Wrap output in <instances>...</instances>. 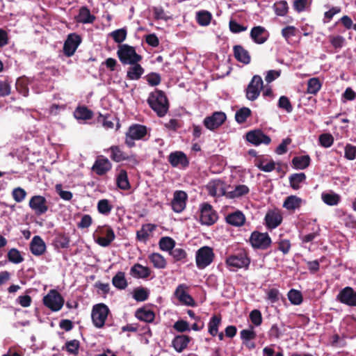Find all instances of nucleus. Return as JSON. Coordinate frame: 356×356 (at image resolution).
<instances>
[{"mask_svg":"<svg viewBox=\"0 0 356 356\" xmlns=\"http://www.w3.org/2000/svg\"><path fill=\"white\" fill-rule=\"evenodd\" d=\"M147 103L159 117H163L168 111V100L161 90H155L152 92L148 97Z\"/></svg>","mask_w":356,"mask_h":356,"instance_id":"obj_1","label":"nucleus"},{"mask_svg":"<svg viewBox=\"0 0 356 356\" xmlns=\"http://www.w3.org/2000/svg\"><path fill=\"white\" fill-rule=\"evenodd\" d=\"M117 56L123 65L134 64L143 60V56L136 52V48L127 44L118 45Z\"/></svg>","mask_w":356,"mask_h":356,"instance_id":"obj_2","label":"nucleus"},{"mask_svg":"<svg viewBox=\"0 0 356 356\" xmlns=\"http://www.w3.org/2000/svg\"><path fill=\"white\" fill-rule=\"evenodd\" d=\"M110 313L108 307L104 303L94 305L91 310V319L94 327L97 329L104 328Z\"/></svg>","mask_w":356,"mask_h":356,"instance_id":"obj_3","label":"nucleus"},{"mask_svg":"<svg viewBox=\"0 0 356 356\" xmlns=\"http://www.w3.org/2000/svg\"><path fill=\"white\" fill-rule=\"evenodd\" d=\"M147 135V129L145 125L134 124L131 125L125 134L124 143L129 147H134L135 140H145Z\"/></svg>","mask_w":356,"mask_h":356,"instance_id":"obj_4","label":"nucleus"},{"mask_svg":"<svg viewBox=\"0 0 356 356\" xmlns=\"http://www.w3.org/2000/svg\"><path fill=\"white\" fill-rule=\"evenodd\" d=\"M225 263L230 270L234 271L238 268H248L250 259L245 250H240L227 257Z\"/></svg>","mask_w":356,"mask_h":356,"instance_id":"obj_5","label":"nucleus"},{"mask_svg":"<svg viewBox=\"0 0 356 356\" xmlns=\"http://www.w3.org/2000/svg\"><path fill=\"white\" fill-rule=\"evenodd\" d=\"M93 237L95 243L102 247L108 246L115 239V235L113 229L107 225H99L95 229Z\"/></svg>","mask_w":356,"mask_h":356,"instance_id":"obj_6","label":"nucleus"},{"mask_svg":"<svg viewBox=\"0 0 356 356\" xmlns=\"http://www.w3.org/2000/svg\"><path fill=\"white\" fill-rule=\"evenodd\" d=\"M247 242L254 250H265L269 248L272 244L270 236L267 232L253 231Z\"/></svg>","mask_w":356,"mask_h":356,"instance_id":"obj_7","label":"nucleus"},{"mask_svg":"<svg viewBox=\"0 0 356 356\" xmlns=\"http://www.w3.org/2000/svg\"><path fill=\"white\" fill-rule=\"evenodd\" d=\"M42 302L47 308L55 312L60 311L63 308L65 300L58 291L51 289L43 297Z\"/></svg>","mask_w":356,"mask_h":356,"instance_id":"obj_8","label":"nucleus"},{"mask_svg":"<svg viewBox=\"0 0 356 356\" xmlns=\"http://www.w3.org/2000/svg\"><path fill=\"white\" fill-rule=\"evenodd\" d=\"M214 257L215 254L211 248L209 246L200 248L195 254V262L197 268L204 269L213 262Z\"/></svg>","mask_w":356,"mask_h":356,"instance_id":"obj_9","label":"nucleus"},{"mask_svg":"<svg viewBox=\"0 0 356 356\" xmlns=\"http://www.w3.org/2000/svg\"><path fill=\"white\" fill-rule=\"evenodd\" d=\"M264 88V83L261 77L254 75L245 89V97L250 101L256 100Z\"/></svg>","mask_w":356,"mask_h":356,"instance_id":"obj_10","label":"nucleus"},{"mask_svg":"<svg viewBox=\"0 0 356 356\" xmlns=\"http://www.w3.org/2000/svg\"><path fill=\"white\" fill-rule=\"evenodd\" d=\"M227 120L226 114L222 111L213 112L203 120L204 127L210 131H214L222 126Z\"/></svg>","mask_w":356,"mask_h":356,"instance_id":"obj_11","label":"nucleus"},{"mask_svg":"<svg viewBox=\"0 0 356 356\" xmlns=\"http://www.w3.org/2000/svg\"><path fill=\"white\" fill-rule=\"evenodd\" d=\"M190 287L186 284H181L176 288L174 295L181 305L195 307L196 302L193 297L188 293Z\"/></svg>","mask_w":356,"mask_h":356,"instance_id":"obj_12","label":"nucleus"},{"mask_svg":"<svg viewBox=\"0 0 356 356\" xmlns=\"http://www.w3.org/2000/svg\"><path fill=\"white\" fill-rule=\"evenodd\" d=\"M283 220L281 210L274 209L268 210L264 217V225L267 229L272 230L279 227Z\"/></svg>","mask_w":356,"mask_h":356,"instance_id":"obj_13","label":"nucleus"},{"mask_svg":"<svg viewBox=\"0 0 356 356\" xmlns=\"http://www.w3.org/2000/svg\"><path fill=\"white\" fill-rule=\"evenodd\" d=\"M218 220V214L209 203L200 206V221L202 225H211Z\"/></svg>","mask_w":356,"mask_h":356,"instance_id":"obj_14","label":"nucleus"},{"mask_svg":"<svg viewBox=\"0 0 356 356\" xmlns=\"http://www.w3.org/2000/svg\"><path fill=\"white\" fill-rule=\"evenodd\" d=\"M336 300L341 304L356 307V291L351 286H346L340 290Z\"/></svg>","mask_w":356,"mask_h":356,"instance_id":"obj_15","label":"nucleus"},{"mask_svg":"<svg viewBox=\"0 0 356 356\" xmlns=\"http://www.w3.org/2000/svg\"><path fill=\"white\" fill-rule=\"evenodd\" d=\"M81 42V38L79 35L73 33L67 35L63 45V53L67 56H73Z\"/></svg>","mask_w":356,"mask_h":356,"instance_id":"obj_16","label":"nucleus"},{"mask_svg":"<svg viewBox=\"0 0 356 356\" xmlns=\"http://www.w3.org/2000/svg\"><path fill=\"white\" fill-rule=\"evenodd\" d=\"M29 206L38 216L45 213L49 209L46 198L39 195L31 197Z\"/></svg>","mask_w":356,"mask_h":356,"instance_id":"obj_17","label":"nucleus"},{"mask_svg":"<svg viewBox=\"0 0 356 356\" xmlns=\"http://www.w3.org/2000/svg\"><path fill=\"white\" fill-rule=\"evenodd\" d=\"M168 161L174 168H186L189 165L188 158L181 151L171 152L168 156Z\"/></svg>","mask_w":356,"mask_h":356,"instance_id":"obj_18","label":"nucleus"},{"mask_svg":"<svg viewBox=\"0 0 356 356\" xmlns=\"http://www.w3.org/2000/svg\"><path fill=\"white\" fill-rule=\"evenodd\" d=\"M112 168V163L109 159L102 155L98 156L92 167V170L97 175H106Z\"/></svg>","mask_w":356,"mask_h":356,"instance_id":"obj_19","label":"nucleus"},{"mask_svg":"<svg viewBox=\"0 0 356 356\" xmlns=\"http://www.w3.org/2000/svg\"><path fill=\"white\" fill-rule=\"evenodd\" d=\"M246 140L255 146L261 144L268 145L271 141L270 138L259 129L248 132L246 134Z\"/></svg>","mask_w":356,"mask_h":356,"instance_id":"obj_20","label":"nucleus"},{"mask_svg":"<svg viewBox=\"0 0 356 356\" xmlns=\"http://www.w3.org/2000/svg\"><path fill=\"white\" fill-rule=\"evenodd\" d=\"M188 195L183 191H176L173 194V198L171 201L172 209L176 213L183 211L186 206Z\"/></svg>","mask_w":356,"mask_h":356,"instance_id":"obj_21","label":"nucleus"},{"mask_svg":"<svg viewBox=\"0 0 356 356\" xmlns=\"http://www.w3.org/2000/svg\"><path fill=\"white\" fill-rule=\"evenodd\" d=\"M250 37L254 43L262 44L268 40L270 33L265 27L256 26L252 28Z\"/></svg>","mask_w":356,"mask_h":356,"instance_id":"obj_22","label":"nucleus"},{"mask_svg":"<svg viewBox=\"0 0 356 356\" xmlns=\"http://www.w3.org/2000/svg\"><path fill=\"white\" fill-rule=\"evenodd\" d=\"M209 194L213 197H221L226 194V183L220 179L209 181L207 185Z\"/></svg>","mask_w":356,"mask_h":356,"instance_id":"obj_23","label":"nucleus"},{"mask_svg":"<svg viewBox=\"0 0 356 356\" xmlns=\"http://www.w3.org/2000/svg\"><path fill=\"white\" fill-rule=\"evenodd\" d=\"M156 227L155 224H143L141 228L136 232V240L145 244L147 243L153 237V233L156 230Z\"/></svg>","mask_w":356,"mask_h":356,"instance_id":"obj_24","label":"nucleus"},{"mask_svg":"<svg viewBox=\"0 0 356 356\" xmlns=\"http://www.w3.org/2000/svg\"><path fill=\"white\" fill-rule=\"evenodd\" d=\"M304 203L305 201L301 197L291 195L285 198L282 207L289 213H294L299 210Z\"/></svg>","mask_w":356,"mask_h":356,"instance_id":"obj_25","label":"nucleus"},{"mask_svg":"<svg viewBox=\"0 0 356 356\" xmlns=\"http://www.w3.org/2000/svg\"><path fill=\"white\" fill-rule=\"evenodd\" d=\"M46 249V244L40 236L33 237L30 243V250L33 255L41 256L45 252Z\"/></svg>","mask_w":356,"mask_h":356,"instance_id":"obj_26","label":"nucleus"},{"mask_svg":"<svg viewBox=\"0 0 356 356\" xmlns=\"http://www.w3.org/2000/svg\"><path fill=\"white\" fill-rule=\"evenodd\" d=\"M233 54L236 60L244 65H248L251 61V56L249 51L242 45H234L233 47Z\"/></svg>","mask_w":356,"mask_h":356,"instance_id":"obj_27","label":"nucleus"},{"mask_svg":"<svg viewBox=\"0 0 356 356\" xmlns=\"http://www.w3.org/2000/svg\"><path fill=\"white\" fill-rule=\"evenodd\" d=\"M76 22L81 24H92L96 17L90 13V9L86 6H81L79 10L78 15L75 17Z\"/></svg>","mask_w":356,"mask_h":356,"instance_id":"obj_28","label":"nucleus"},{"mask_svg":"<svg viewBox=\"0 0 356 356\" xmlns=\"http://www.w3.org/2000/svg\"><path fill=\"white\" fill-rule=\"evenodd\" d=\"M191 341V337L186 334L175 336L172 340V346L177 353H181Z\"/></svg>","mask_w":356,"mask_h":356,"instance_id":"obj_29","label":"nucleus"},{"mask_svg":"<svg viewBox=\"0 0 356 356\" xmlns=\"http://www.w3.org/2000/svg\"><path fill=\"white\" fill-rule=\"evenodd\" d=\"M151 269L140 264H135L130 269V275L137 279H146L151 274Z\"/></svg>","mask_w":356,"mask_h":356,"instance_id":"obj_30","label":"nucleus"},{"mask_svg":"<svg viewBox=\"0 0 356 356\" xmlns=\"http://www.w3.org/2000/svg\"><path fill=\"white\" fill-rule=\"evenodd\" d=\"M137 62L134 64H129L130 67L127 71V79L129 80H138L145 72L144 68Z\"/></svg>","mask_w":356,"mask_h":356,"instance_id":"obj_31","label":"nucleus"},{"mask_svg":"<svg viewBox=\"0 0 356 356\" xmlns=\"http://www.w3.org/2000/svg\"><path fill=\"white\" fill-rule=\"evenodd\" d=\"M104 152L110 154V158L116 163L124 161L127 153L119 145H111L109 148L104 149Z\"/></svg>","mask_w":356,"mask_h":356,"instance_id":"obj_32","label":"nucleus"},{"mask_svg":"<svg viewBox=\"0 0 356 356\" xmlns=\"http://www.w3.org/2000/svg\"><path fill=\"white\" fill-rule=\"evenodd\" d=\"M245 216L241 211H236L228 214L226 217V221L228 224L235 226L241 227L245 222Z\"/></svg>","mask_w":356,"mask_h":356,"instance_id":"obj_33","label":"nucleus"},{"mask_svg":"<svg viewBox=\"0 0 356 356\" xmlns=\"http://www.w3.org/2000/svg\"><path fill=\"white\" fill-rule=\"evenodd\" d=\"M135 316L140 321L152 323L155 318V314L150 309L143 307L136 311Z\"/></svg>","mask_w":356,"mask_h":356,"instance_id":"obj_34","label":"nucleus"},{"mask_svg":"<svg viewBox=\"0 0 356 356\" xmlns=\"http://www.w3.org/2000/svg\"><path fill=\"white\" fill-rule=\"evenodd\" d=\"M311 163L309 155L297 156L292 159L291 163L293 168L296 170L306 169Z\"/></svg>","mask_w":356,"mask_h":356,"instance_id":"obj_35","label":"nucleus"},{"mask_svg":"<svg viewBox=\"0 0 356 356\" xmlns=\"http://www.w3.org/2000/svg\"><path fill=\"white\" fill-rule=\"evenodd\" d=\"M222 323V317L220 315H213L209 319L208 323V332L212 337L218 334V329Z\"/></svg>","mask_w":356,"mask_h":356,"instance_id":"obj_36","label":"nucleus"},{"mask_svg":"<svg viewBox=\"0 0 356 356\" xmlns=\"http://www.w3.org/2000/svg\"><path fill=\"white\" fill-rule=\"evenodd\" d=\"M195 19L200 26H207L211 23L212 14L208 10H202L196 13Z\"/></svg>","mask_w":356,"mask_h":356,"instance_id":"obj_37","label":"nucleus"},{"mask_svg":"<svg viewBox=\"0 0 356 356\" xmlns=\"http://www.w3.org/2000/svg\"><path fill=\"white\" fill-rule=\"evenodd\" d=\"M250 193V188L245 184H238L234 186V189L227 193V197L229 198H239Z\"/></svg>","mask_w":356,"mask_h":356,"instance_id":"obj_38","label":"nucleus"},{"mask_svg":"<svg viewBox=\"0 0 356 356\" xmlns=\"http://www.w3.org/2000/svg\"><path fill=\"white\" fill-rule=\"evenodd\" d=\"M148 259L156 268L163 269L167 266L165 259L159 253L153 252L148 256Z\"/></svg>","mask_w":356,"mask_h":356,"instance_id":"obj_39","label":"nucleus"},{"mask_svg":"<svg viewBox=\"0 0 356 356\" xmlns=\"http://www.w3.org/2000/svg\"><path fill=\"white\" fill-rule=\"evenodd\" d=\"M306 179V175L304 172L294 173L289 176V180L290 186L293 190H298L301 187V184Z\"/></svg>","mask_w":356,"mask_h":356,"instance_id":"obj_40","label":"nucleus"},{"mask_svg":"<svg viewBox=\"0 0 356 356\" xmlns=\"http://www.w3.org/2000/svg\"><path fill=\"white\" fill-rule=\"evenodd\" d=\"M117 186L122 190H129L131 188L128 175L125 170H120L116 177Z\"/></svg>","mask_w":356,"mask_h":356,"instance_id":"obj_41","label":"nucleus"},{"mask_svg":"<svg viewBox=\"0 0 356 356\" xmlns=\"http://www.w3.org/2000/svg\"><path fill=\"white\" fill-rule=\"evenodd\" d=\"M112 283L113 286L120 290L125 289L128 283L125 278V274L124 272L119 271L112 279Z\"/></svg>","mask_w":356,"mask_h":356,"instance_id":"obj_42","label":"nucleus"},{"mask_svg":"<svg viewBox=\"0 0 356 356\" xmlns=\"http://www.w3.org/2000/svg\"><path fill=\"white\" fill-rule=\"evenodd\" d=\"M113 207L111 202L107 199H102L98 201L97 209L98 212L104 216H108Z\"/></svg>","mask_w":356,"mask_h":356,"instance_id":"obj_43","label":"nucleus"},{"mask_svg":"<svg viewBox=\"0 0 356 356\" xmlns=\"http://www.w3.org/2000/svg\"><path fill=\"white\" fill-rule=\"evenodd\" d=\"M74 117L78 120H90L93 116V113L86 106H78L74 113Z\"/></svg>","mask_w":356,"mask_h":356,"instance_id":"obj_44","label":"nucleus"},{"mask_svg":"<svg viewBox=\"0 0 356 356\" xmlns=\"http://www.w3.org/2000/svg\"><path fill=\"white\" fill-rule=\"evenodd\" d=\"M176 244L175 241L169 236L161 237L159 241V248L165 252H170L175 248Z\"/></svg>","mask_w":356,"mask_h":356,"instance_id":"obj_45","label":"nucleus"},{"mask_svg":"<svg viewBox=\"0 0 356 356\" xmlns=\"http://www.w3.org/2000/svg\"><path fill=\"white\" fill-rule=\"evenodd\" d=\"M322 83L317 77L311 78L307 81V92L311 95H316L321 90Z\"/></svg>","mask_w":356,"mask_h":356,"instance_id":"obj_46","label":"nucleus"},{"mask_svg":"<svg viewBox=\"0 0 356 356\" xmlns=\"http://www.w3.org/2000/svg\"><path fill=\"white\" fill-rule=\"evenodd\" d=\"M312 0H294L293 8L298 13L310 10Z\"/></svg>","mask_w":356,"mask_h":356,"instance_id":"obj_47","label":"nucleus"},{"mask_svg":"<svg viewBox=\"0 0 356 356\" xmlns=\"http://www.w3.org/2000/svg\"><path fill=\"white\" fill-rule=\"evenodd\" d=\"M80 348V342L77 339H72L67 341L65 346L63 347V350H65L68 354L77 355Z\"/></svg>","mask_w":356,"mask_h":356,"instance_id":"obj_48","label":"nucleus"},{"mask_svg":"<svg viewBox=\"0 0 356 356\" xmlns=\"http://www.w3.org/2000/svg\"><path fill=\"white\" fill-rule=\"evenodd\" d=\"M273 10L277 16L284 17L289 12V6L286 1L281 0L276 1L273 5Z\"/></svg>","mask_w":356,"mask_h":356,"instance_id":"obj_49","label":"nucleus"},{"mask_svg":"<svg viewBox=\"0 0 356 356\" xmlns=\"http://www.w3.org/2000/svg\"><path fill=\"white\" fill-rule=\"evenodd\" d=\"M70 243V238L66 234H59L54 239V244L57 248H68Z\"/></svg>","mask_w":356,"mask_h":356,"instance_id":"obj_50","label":"nucleus"},{"mask_svg":"<svg viewBox=\"0 0 356 356\" xmlns=\"http://www.w3.org/2000/svg\"><path fill=\"white\" fill-rule=\"evenodd\" d=\"M290 302L294 305H300L303 301L302 293L296 289H291L287 294Z\"/></svg>","mask_w":356,"mask_h":356,"instance_id":"obj_51","label":"nucleus"},{"mask_svg":"<svg viewBox=\"0 0 356 356\" xmlns=\"http://www.w3.org/2000/svg\"><path fill=\"white\" fill-rule=\"evenodd\" d=\"M251 113L252 111L249 108L243 107L236 112L235 120L239 124L244 123L251 115Z\"/></svg>","mask_w":356,"mask_h":356,"instance_id":"obj_52","label":"nucleus"},{"mask_svg":"<svg viewBox=\"0 0 356 356\" xmlns=\"http://www.w3.org/2000/svg\"><path fill=\"white\" fill-rule=\"evenodd\" d=\"M8 261L13 264H18L24 261L21 252L16 248H11L7 254Z\"/></svg>","mask_w":356,"mask_h":356,"instance_id":"obj_53","label":"nucleus"},{"mask_svg":"<svg viewBox=\"0 0 356 356\" xmlns=\"http://www.w3.org/2000/svg\"><path fill=\"white\" fill-rule=\"evenodd\" d=\"M109 35L116 43L121 44L127 38V31L122 28L112 31Z\"/></svg>","mask_w":356,"mask_h":356,"instance_id":"obj_54","label":"nucleus"},{"mask_svg":"<svg viewBox=\"0 0 356 356\" xmlns=\"http://www.w3.org/2000/svg\"><path fill=\"white\" fill-rule=\"evenodd\" d=\"M256 165L259 169L264 172H272L275 168V163L273 160L260 159L257 161Z\"/></svg>","mask_w":356,"mask_h":356,"instance_id":"obj_55","label":"nucleus"},{"mask_svg":"<svg viewBox=\"0 0 356 356\" xmlns=\"http://www.w3.org/2000/svg\"><path fill=\"white\" fill-rule=\"evenodd\" d=\"M322 200L323 202L330 206H335L340 202L341 197L337 193H323Z\"/></svg>","mask_w":356,"mask_h":356,"instance_id":"obj_56","label":"nucleus"},{"mask_svg":"<svg viewBox=\"0 0 356 356\" xmlns=\"http://www.w3.org/2000/svg\"><path fill=\"white\" fill-rule=\"evenodd\" d=\"M298 29L293 26H287L282 29L281 33L288 44L291 43V38L296 36Z\"/></svg>","mask_w":356,"mask_h":356,"instance_id":"obj_57","label":"nucleus"},{"mask_svg":"<svg viewBox=\"0 0 356 356\" xmlns=\"http://www.w3.org/2000/svg\"><path fill=\"white\" fill-rule=\"evenodd\" d=\"M97 121L98 123H101L106 129H113L114 127L113 118L108 114L105 115L99 114L97 118Z\"/></svg>","mask_w":356,"mask_h":356,"instance_id":"obj_58","label":"nucleus"},{"mask_svg":"<svg viewBox=\"0 0 356 356\" xmlns=\"http://www.w3.org/2000/svg\"><path fill=\"white\" fill-rule=\"evenodd\" d=\"M149 296V291L147 289L139 287L134 291L133 298L138 302L146 300Z\"/></svg>","mask_w":356,"mask_h":356,"instance_id":"obj_59","label":"nucleus"},{"mask_svg":"<svg viewBox=\"0 0 356 356\" xmlns=\"http://www.w3.org/2000/svg\"><path fill=\"white\" fill-rule=\"evenodd\" d=\"M170 254L173 257L176 261L185 262L187 257L186 251L183 248H173L170 252Z\"/></svg>","mask_w":356,"mask_h":356,"instance_id":"obj_60","label":"nucleus"},{"mask_svg":"<svg viewBox=\"0 0 356 356\" xmlns=\"http://www.w3.org/2000/svg\"><path fill=\"white\" fill-rule=\"evenodd\" d=\"M341 9L339 6H333L329 10L325 12L323 15V22L324 24L329 23L333 18V17L340 13Z\"/></svg>","mask_w":356,"mask_h":356,"instance_id":"obj_61","label":"nucleus"},{"mask_svg":"<svg viewBox=\"0 0 356 356\" xmlns=\"http://www.w3.org/2000/svg\"><path fill=\"white\" fill-rule=\"evenodd\" d=\"M329 40L335 49H341L346 42L345 38L341 35H330Z\"/></svg>","mask_w":356,"mask_h":356,"instance_id":"obj_62","label":"nucleus"},{"mask_svg":"<svg viewBox=\"0 0 356 356\" xmlns=\"http://www.w3.org/2000/svg\"><path fill=\"white\" fill-rule=\"evenodd\" d=\"M277 105L280 108L286 111L287 113H291L293 111L292 104L289 99L286 96H281L280 97Z\"/></svg>","mask_w":356,"mask_h":356,"instance_id":"obj_63","label":"nucleus"},{"mask_svg":"<svg viewBox=\"0 0 356 356\" xmlns=\"http://www.w3.org/2000/svg\"><path fill=\"white\" fill-rule=\"evenodd\" d=\"M12 196L16 202H22L26 196V192L24 188L17 187L13 190Z\"/></svg>","mask_w":356,"mask_h":356,"instance_id":"obj_64","label":"nucleus"}]
</instances>
